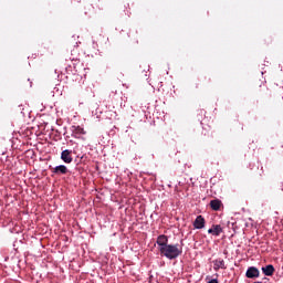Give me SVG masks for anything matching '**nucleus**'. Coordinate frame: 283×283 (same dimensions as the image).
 Masks as SVG:
<instances>
[{
  "label": "nucleus",
  "mask_w": 283,
  "mask_h": 283,
  "mask_svg": "<svg viewBox=\"0 0 283 283\" xmlns=\"http://www.w3.org/2000/svg\"><path fill=\"white\" fill-rule=\"evenodd\" d=\"M159 252L168 260H176V258L182 255V248L178 244H168L165 248H159Z\"/></svg>",
  "instance_id": "1"
},
{
  "label": "nucleus",
  "mask_w": 283,
  "mask_h": 283,
  "mask_svg": "<svg viewBox=\"0 0 283 283\" xmlns=\"http://www.w3.org/2000/svg\"><path fill=\"white\" fill-rule=\"evenodd\" d=\"M50 169H51L52 174H54L55 176H65V174L70 172V170L67 169V166H65V165H60L56 167L50 166Z\"/></svg>",
  "instance_id": "2"
},
{
  "label": "nucleus",
  "mask_w": 283,
  "mask_h": 283,
  "mask_svg": "<svg viewBox=\"0 0 283 283\" xmlns=\"http://www.w3.org/2000/svg\"><path fill=\"white\" fill-rule=\"evenodd\" d=\"M245 277L249 280H255V277H260V270L255 266L248 268L245 272Z\"/></svg>",
  "instance_id": "3"
},
{
  "label": "nucleus",
  "mask_w": 283,
  "mask_h": 283,
  "mask_svg": "<svg viewBox=\"0 0 283 283\" xmlns=\"http://www.w3.org/2000/svg\"><path fill=\"white\" fill-rule=\"evenodd\" d=\"M61 160H63V163H66V165H70V163L74 160V158H72V150L70 149L63 150L61 153Z\"/></svg>",
  "instance_id": "4"
},
{
  "label": "nucleus",
  "mask_w": 283,
  "mask_h": 283,
  "mask_svg": "<svg viewBox=\"0 0 283 283\" xmlns=\"http://www.w3.org/2000/svg\"><path fill=\"white\" fill-rule=\"evenodd\" d=\"M108 41H109V39L99 34L95 38L93 43L96 45V48H104V45H107Z\"/></svg>",
  "instance_id": "5"
},
{
  "label": "nucleus",
  "mask_w": 283,
  "mask_h": 283,
  "mask_svg": "<svg viewBox=\"0 0 283 283\" xmlns=\"http://www.w3.org/2000/svg\"><path fill=\"white\" fill-rule=\"evenodd\" d=\"M168 242H169V239L165 234H161L157 238V244L159 249H165V247H168L169 245Z\"/></svg>",
  "instance_id": "6"
},
{
  "label": "nucleus",
  "mask_w": 283,
  "mask_h": 283,
  "mask_svg": "<svg viewBox=\"0 0 283 283\" xmlns=\"http://www.w3.org/2000/svg\"><path fill=\"white\" fill-rule=\"evenodd\" d=\"M262 273L266 275L268 277H271L273 273H275V268L273 264L265 265L261 269Z\"/></svg>",
  "instance_id": "7"
},
{
  "label": "nucleus",
  "mask_w": 283,
  "mask_h": 283,
  "mask_svg": "<svg viewBox=\"0 0 283 283\" xmlns=\"http://www.w3.org/2000/svg\"><path fill=\"white\" fill-rule=\"evenodd\" d=\"M222 226L221 224H213L212 228H210L208 230V233H210L211 235H220V233H222Z\"/></svg>",
  "instance_id": "8"
},
{
  "label": "nucleus",
  "mask_w": 283,
  "mask_h": 283,
  "mask_svg": "<svg viewBox=\"0 0 283 283\" xmlns=\"http://www.w3.org/2000/svg\"><path fill=\"white\" fill-rule=\"evenodd\" d=\"M71 132L74 136H85V134H87L81 126H72Z\"/></svg>",
  "instance_id": "9"
},
{
  "label": "nucleus",
  "mask_w": 283,
  "mask_h": 283,
  "mask_svg": "<svg viewBox=\"0 0 283 283\" xmlns=\"http://www.w3.org/2000/svg\"><path fill=\"white\" fill-rule=\"evenodd\" d=\"M195 229H205V218L202 216H198L193 222Z\"/></svg>",
  "instance_id": "10"
},
{
  "label": "nucleus",
  "mask_w": 283,
  "mask_h": 283,
  "mask_svg": "<svg viewBox=\"0 0 283 283\" xmlns=\"http://www.w3.org/2000/svg\"><path fill=\"white\" fill-rule=\"evenodd\" d=\"M210 207L212 211H220V208L222 207V201L219 199H213L210 201Z\"/></svg>",
  "instance_id": "11"
},
{
  "label": "nucleus",
  "mask_w": 283,
  "mask_h": 283,
  "mask_svg": "<svg viewBox=\"0 0 283 283\" xmlns=\"http://www.w3.org/2000/svg\"><path fill=\"white\" fill-rule=\"evenodd\" d=\"M214 264V271H219V269H227V265L224 264L223 259H217L213 261Z\"/></svg>",
  "instance_id": "12"
}]
</instances>
